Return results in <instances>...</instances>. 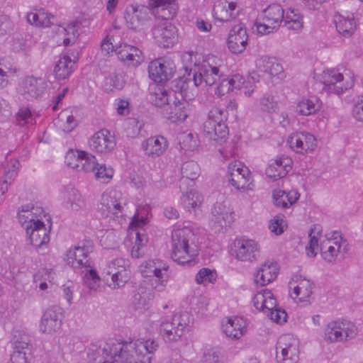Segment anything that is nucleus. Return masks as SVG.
<instances>
[{
  "label": "nucleus",
  "mask_w": 363,
  "mask_h": 363,
  "mask_svg": "<svg viewBox=\"0 0 363 363\" xmlns=\"http://www.w3.org/2000/svg\"><path fill=\"white\" fill-rule=\"evenodd\" d=\"M18 221L26 229L30 245L35 247L48 243L49 231L41 220L45 216L42 207L28 204L23 206L18 213Z\"/></svg>",
  "instance_id": "nucleus-1"
},
{
  "label": "nucleus",
  "mask_w": 363,
  "mask_h": 363,
  "mask_svg": "<svg viewBox=\"0 0 363 363\" xmlns=\"http://www.w3.org/2000/svg\"><path fill=\"white\" fill-rule=\"evenodd\" d=\"M314 78L323 85V92L338 96L354 84L353 72L343 67L324 69L321 73H315Z\"/></svg>",
  "instance_id": "nucleus-2"
},
{
  "label": "nucleus",
  "mask_w": 363,
  "mask_h": 363,
  "mask_svg": "<svg viewBox=\"0 0 363 363\" xmlns=\"http://www.w3.org/2000/svg\"><path fill=\"white\" fill-rule=\"evenodd\" d=\"M172 259L179 264L191 262L196 255L194 233L189 227L177 228L172 233Z\"/></svg>",
  "instance_id": "nucleus-3"
},
{
  "label": "nucleus",
  "mask_w": 363,
  "mask_h": 363,
  "mask_svg": "<svg viewBox=\"0 0 363 363\" xmlns=\"http://www.w3.org/2000/svg\"><path fill=\"white\" fill-rule=\"evenodd\" d=\"M92 251V245H83L69 249L66 255L67 264L74 269H84L86 272V284L90 289H96L99 286L100 278L96 270L91 269V262L88 258L89 254Z\"/></svg>",
  "instance_id": "nucleus-4"
},
{
  "label": "nucleus",
  "mask_w": 363,
  "mask_h": 363,
  "mask_svg": "<svg viewBox=\"0 0 363 363\" xmlns=\"http://www.w3.org/2000/svg\"><path fill=\"white\" fill-rule=\"evenodd\" d=\"M227 118L226 110L219 107L212 108L203 125L204 135L211 140L222 143L228 134V128L225 123Z\"/></svg>",
  "instance_id": "nucleus-5"
},
{
  "label": "nucleus",
  "mask_w": 363,
  "mask_h": 363,
  "mask_svg": "<svg viewBox=\"0 0 363 363\" xmlns=\"http://www.w3.org/2000/svg\"><path fill=\"white\" fill-rule=\"evenodd\" d=\"M214 56H208L194 69V80L195 87L199 86H211L218 82L223 74L217 65Z\"/></svg>",
  "instance_id": "nucleus-6"
},
{
  "label": "nucleus",
  "mask_w": 363,
  "mask_h": 363,
  "mask_svg": "<svg viewBox=\"0 0 363 363\" xmlns=\"http://www.w3.org/2000/svg\"><path fill=\"white\" fill-rule=\"evenodd\" d=\"M358 330L354 323L347 320L329 322L324 329V339L329 342H345L356 337Z\"/></svg>",
  "instance_id": "nucleus-7"
},
{
  "label": "nucleus",
  "mask_w": 363,
  "mask_h": 363,
  "mask_svg": "<svg viewBox=\"0 0 363 363\" xmlns=\"http://www.w3.org/2000/svg\"><path fill=\"white\" fill-rule=\"evenodd\" d=\"M255 307L270 318L277 323H283L286 321L287 314L280 308H277V300L269 290H263L257 292L253 298Z\"/></svg>",
  "instance_id": "nucleus-8"
},
{
  "label": "nucleus",
  "mask_w": 363,
  "mask_h": 363,
  "mask_svg": "<svg viewBox=\"0 0 363 363\" xmlns=\"http://www.w3.org/2000/svg\"><path fill=\"white\" fill-rule=\"evenodd\" d=\"M191 320V317L187 312L175 314L171 319L161 323L160 333L165 342H177L180 340Z\"/></svg>",
  "instance_id": "nucleus-9"
},
{
  "label": "nucleus",
  "mask_w": 363,
  "mask_h": 363,
  "mask_svg": "<svg viewBox=\"0 0 363 363\" xmlns=\"http://www.w3.org/2000/svg\"><path fill=\"white\" fill-rule=\"evenodd\" d=\"M169 265L162 259H149L144 261L139 266V271L144 277H155L154 289L157 291H163L168 281L167 274Z\"/></svg>",
  "instance_id": "nucleus-10"
},
{
  "label": "nucleus",
  "mask_w": 363,
  "mask_h": 363,
  "mask_svg": "<svg viewBox=\"0 0 363 363\" xmlns=\"http://www.w3.org/2000/svg\"><path fill=\"white\" fill-rule=\"evenodd\" d=\"M125 201L121 191L116 189H111L103 193L99 210L105 218L122 217Z\"/></svg>",
  "instance_id": "nucleus-11"
},
{
  "label": "nucleus",
  "mask_w": 363,
  "mask_h": 363,
  "mask_svg": "<svg viewBox=\"0 0 363 363\" xmlns=\"http://www.w3.org/2000/svg\"><path fill=\"white\" fill-rule=\"evenodd\" d=\"M284 11L281 5L274 4L267 7L262 14V22H256V31L261 35L272 33L283 21Z\"/></svg>",
  "instance_id": "nucleus-12"
},
{
  "label": "nucleus",
  "mask_w": 363,
  "mask_h": 363,
  "mask_svg": "<svg viewBox=\"0 0 363 363\" xmlns=\"http://www.w3.org/2000/svg\"><path fill=\"white\" fill-rule=\"evenodd\" d=\"M229 182L237 190L246 191L254 187L252 174L249 169L239 161L231 162L228 168Z\"/></svg>",
  "instance_id": "nucleus-13"
},
{
  "label": "nucleus",
  "mask_w": 363,
  "mask_h": 363,
  "mask_svg": "<svg viewBox=\"0 0 363 363\" xmlns=\"http://www.w3.org/2000/svg\"><path fill=\"white\" fill-rule=\"evenodd\" d=\"M320 250L322 258L328 263L334 264L340 254L346 252V242L337 232L320 242Z\"/></svg>",
  "instance_id": "nucleus-14"
},
{
  "label": "nucleus",
  "mask_w": 363,
  "mask_h": 363,
  "mask_svg": "<svg viewBox=\"0 0 363 363\" xmlns=\"http://www.w3.org/2000/svg\"><path fill=\"white\" fill-rule=\"evenodd\" d=\"M279 363H297L299 359L298 340L286 335L281 336L277 347Z\"/></svg>",
  "instance_id": "nucleus-15"
},
{
  "label": "nucleus",
  "mask_w": 363,
  "mask_h": 363,
  "mask_svg": "<svg viewBox=\"0 0 363 363\" xmlns=\"http://www.w3.org/2000/svg\"><path fill=\"white\" fill-rule=\"evenodd\" d=\"M174 72L175 65L170 59L159 58L150 62L148 65L149 77L157 84L170 79Z\"/></svg>",
  "instance_id": "nucleus-16"
},
{
  "label": "nucleus",
  "mask_w": 363,
  "mask_h": 363,
  "mask_svg": "<svg viewBox=\"0 0 363 363\" xmlns=\"http://www.w3.org/2000/svg\"><path fill=\"white\" fill-rule=\"evenodd\" d=\"M48 87L47 82L41 77L27 76L22 79L18 86V92L26 100L41 96Z\"/></svg>",
  "instance_id": "nucleus-17"
},
{
  "label": "nucleus",
  "mask_w": 363,
  "mask_h": 363,
  "mask_svg": "<svg viewBox=\"0 0 363 363\" xmlns=\"http://www.w3.org/2000/svg\"><path fill=\"white\" fill-rule=\"evenodd\" d=\"M235 257L241 262H252L259 254V245L252 239L237 238L234 241Z\"/></svg>",
  "instance_id": "nucleus-18"
},
{
  "label": "nucleus",
  "mask_w": 363,
  "mask_h": 363,
  "mask_svg": "<svg viewBox=\"0 0 363 363\" xmlns=\"http://www.w3.org/2000/svg\"><path fill=\"white\" fill-rule=\"evenodd\" d=\"M124 18L129 28L140 30L150 18V11L149 8L143 5H128Z\"/></svg>",
  "instance_id": "nucleus-19"
},
{
  "label": "nucleus",
  "mask_w": 363,
  "mask_h": 363,
  "mask_svg": "<svg viewBox=\"0 0 363 363\" xmlns=\"http://www.w3.org/2000/svg\"><path fill=\"white\" fill-rule=\"evenodd\" d=\"M89 147L94 152L107 154L112 152L116 146L115 135L107 129L95 133L89 141Z\"/></svg>",
  "instance_id": "nucleus-20"
},
{
  "label": "nucleus",
  "mask_w": 363,
  "mask_h": 363,
  "mask_svg": "<svg viewBox=\"0 0 363 363\" xmlns=\"http://www.w3.org/2000/svg\"><path fill=\"white\" fill-rule=\"evenodd\" d=\"M152 33L155 42L160 47H172L177 40L176 28L170 23L163 22L155 26Z\"/></svg>",
  "instance_id": "nucleus-21"
},
{
  "label": "nucleus",
  "mask_w": 363,
  "mask_h": 363,
  "mask_svg": "<svg viewBox=\"0 0 363 363\" xmlns=\"http://www.w3.org/2000/svg\"><path fill=\"white\" fill-rule=\"evenodd\" d=\"M62 310L57 306L48 308L42 315L40 330L46 334H52L61 327Z\"/></svg>",
  "instance_id": "nucleus-22"
},
{
  "label": "nucleus",
  "mask_w": 363,
  "mask_h": 363,
  "mask_svg": "<svg viewBox=\"0 0 363 363\" xmlns=\"http://www.w3.org/2000/svg\"><path fill=\"white\" fill-rule=\"evenodd\" d=\"M169 104L166 114L167 118L172 123L185 121L194 111L193 106L184 98L179 99L175 96L173 102Z\"/></svg>",
  "instance_id": "nucleus-23"
},
{
  "label": "nucleus",
  "mask_w": 363,
  "mask_h": 363,
  "mask_svg": "<svg viewBox=\"0 0 363 363\" xmlns=\"http://www.w3.org/2000/svg\"><path fill=\"white\" fill-rule=\"evenodd\" d=\"M213 228L216 231H220L231 225L234 220L233 212L225 203L217 202L213 209Z\"/></svg>",
  "instance_id": "nucleus-24"
},
{
  "label": "nucleus",
  "mask_w": 363,
  "mask_h": 363,
  "mask_svg": "<svg viewBox=\"0 0 363 363\" xmlns=\"http://www.w3.org/2000/svg\"><path fill=\"white\" fill-rule=\"evenodd\" d=\"M248 35L245 26L240 23L233 26L228 38V49L235 54L242 52L247 45Z\"/></svg>",
  "instance_id": "nucleus-25"
},
{
  "label": "nucleus",
  "mask_w": 363,
  "mask_h": 363,
  "mask_svg": "<svg viewBox=\"0 0 363 363\" xmlns=\"http://www.w3.org/2000/svg\"><path fill=\"white\" fill-rule=\"evenodd\" d=\"M141 147L146 156L156 158L165 152L168 141L161 135L152 136L143 141Z\"/></svg>",
  "instance_id": "nucleus-26"
},
{
  "label": "nucleus",
  "mask_w": 363,
  "mask_h": 363,
  "mask_svg": "<svg viewBox=\"0 0 363 363\" xmlns=\"http://www.w3.org/2000/svg\"><path fill=\"white\" fill-rule=\"evenodd\" d=\"M63 206L72 211H78L85 206V200L79 191L72 185L63 188L60 193Z\"/></svg>",
  "instance_id": "nucleus-27"
},
{
  "label": "nucleus",
  "mask_w": 363,
  "mask_h": 363,
  "mask_svg": "<svg viewBox=\"0 0 363 363\" xmlns=\"http://www.w3.org/2000/svg\"><path fill=\"white\" fill-rule=\"evenodd\" d=\"M236 10V2L218 0L213 6V16L216 21L228 22L236 17L238 14Z\"/></svg>",
  "instance_id": "nucleus-28"
},
{
  "label": "nucleus",
  "mask_w": 363,
  "mask_h": 363,
  "mask_svg": "<svg viewBox=\"0 0 363 363\" xmlns=\"http://www.w3.org/2000/svg\"><path fill=\"white\" fill-rule=\"evenodd\" d=\"M279 273L276 262L267 261L257 268L255 274V282L259 286H265L273 281Z\"/></svg>",
  "instance_id": "nucleus-29"
},
{
  "label": "nucleus",
  "mask_w": 363,
  "mask_h": 363,
  "mask_svg": "<svg viewBox=\"0 0 363 363\" xmlns=\"http://www.w3.org/2000/svg\"><path fill=\"white\" fill-rule=\"evenodd\" d=\"M292 168V160L291 158L281 156L275 160L266 169V174L268 177L277 180L286 176Z\"/></svg>",
  "instance_id": "nucleus-30"
},
{
  "label": "nucleus",
  "mask_w": 363,
  "mask_h": 363,
  "mask_svg": "<svg viewBox=\"0 0 363 363\" xmlns=\"http://www.w3.org/2000/svg\"><path fill=\"white\" fill-rule=\"evenodd\" d=\"M222 328L227 337L232 339H239L245 332L246 323L242 318L233 317L228 318L225 323H223Z\"/></svg>",
  "instance_id": "nucleus-31"
},
{
  "label": "nucleus",
  "mask_w": 363,
  "mask_h": 363,
  "mask_svg": "<svg viewBox=\"0 0 363 363\" xmlns=\"http://www.w3.org/2000/svg\"><path fill=\"white\" fill-rule=\"evenodd\" d=\"M333 21L337 32L344 37L352 36L356 30V22L353 14L347 16L335 14Z\"/></svg>",
  "instance_id": "nucleus-32"
},
{
  "label": "nucleus",
  "mask_w": 363,
  "mask_h": 363,
  "mask_svg": "<svg viewBox=\"0 0 363 363\" xmlns=\"http://www.w3.org/2000/svg\"><path fill=\"white\" fill-rule=\"evenodd\" d=\"M27 21L29 24L39 28L50 27L55 16L44 9H35L27 13Z\"/></svg>",
  "instance_id": "nucleus-33"
},
{
  "label": "nucleus",
  "mask_w": 363,
  "mask_h": 363,
  "mask_svg": "<svg viewBox=\"0 0 363 363\" xmlns=\"http://www.w3.org/2000/svg\"><path fill=\"white\" fill-rule=\"evenodd\" d=\"M314 285L313 282L306 279L298 280L297 285L293 286V293L291 295L299 302H309L313 294Z\"/></svg>",
  "instance_id": "nucleus-34"
},
{
  "label": "nucleus",
  "mask_w": 363,
  "mask_h": 363,
  "mask_svg": "<svg viewBox=\"0 0 363 363\" xmlns=\"http://www.w3.org/2000/svg\"><path fill=\"white\" fill-rule=\"evenodd\" d=\"M18 168L19 162L16 159H11L4 169L3 175L0 178V193L2 195L7 191L8 186L17 176Z\"/></svg>",
  "instance_id": "nucleus-35"
},
{
  "label": "nucleus",
  "mask_w": 363,
  "mask_h": 363,
  "mask_svg": "<svg viewBox=\"0 0 363 363\" xmlns=\"http://www.w3.org/2000/svg\"><path fill=\"white\" fill-rule=\"evenodd\" d=\"M272 196L274 204L277 206L286 208L296 203L299 199L300 194L296 189H292L288 192L276 189L273 191Z\"/></svg>",
  "instance_id": "nucleus-36"
},
{
  "label": "nucleus",
  "mask_w": 363,
  "mask_h": 363,
  "mask_svg": "<svg viewBox=\"0 0 363 363\" xmlns=\"http://www.w3.org/2000/svg\"><path fill=\"white\" fill-rule=\"evenodd\" d=\"M28 349V338L26 336L21 337V340H16L13 342V352L11 354L9 362L27 363V353Z\"/></svg>",
  "instance_id": "nucleus-37"
},
{
  "label": "nucleus",
  "mask_w": 363,
  "mask_h": 363,
  "mask_svg": "<svg viewBox=\"0 0 363 363\" xmlns=\"http://www.w3.org/2000/svg\"><path fill=\"white\" fill-rule=\"evenodd\" d=\"M256 65L258 69L270 76H279L283 72L282 66L273 57L262 56L257 60Z\"/></svg>",
  "instance_id": "nucleus-38"
},
{
  "label": "nucleus",
  "mask_w": 363,
  "mask_h": 363,
  "mask_svg": "<svg viewBox=\"0 0 363 363\" xmlns=\"http://www.w3.org/2000/svg\"><path fill=\"white\" fill-rule=\"evenodd\" d=\"M74 62L69 56L63 55L57 61L54 73L57 79H65L69 77L73 70Z\"/></svg>",
  "instance_id": "nucleus-39"
},
{
  "label": "nucleus",
  "mask_w": 363,
  "mask_h": 363,
  "mask_svg": "<svg viewBox=\"0 0 363 363\" xmlns=\"http://www.w3.org/2000/svg\"><path fill=\"white\" fill-rule=\"evenodd\" d=\"M89 24V18L86 16H82L77 19L75 21H72L69 23L67 27L63 28L65 34L67 35L64 39V44L68 45L72 41H74L78 36V28L79 26L83 27L88 26Z\"/></svg>",
  "instance_id": "nucleus-40"
},
{
  "label": "nucleus",
  "mask_w": 363,
  "mask_h": 363,
  "mask_svg": "<svg viewBox=\"0 0 363 363\" xmlns=\"http://www.w3.org/2000/svg\"><path fill=\"white\" fill-rule=\"evenodd\" d=\"M149 101L152 105L162 107L169 104L168 92L163 86L153 84L150 86Z\"/></svg>",
  "instance_id": "nucleus-41"
},
{
  "label": "nucleus",
  "mask_w": 363,
  "mask_h": 363,
  "mask_svg": "<svg viewBox=\"0 0 363 363\" xmlns=\"http://www.w3.org/2000/svg\"><path fill=\"white\" fill-rule=\"evenodd\" d=\"M284 26L289 30L299 31L303 26V16L295 9H289L284 15Z\"/></svg>",
  "instance_id": "nucleus-42"
},
{
  "label": "nucleus",
  "mask_w": 363,
  "mask_h": 363,
  "mask_svg": "<svg viewBox=\"0 0 363 363\" xmlns=\"http://www.w3.org/2000/svg\"><path fill=\"white\" fill-rule=\"evenodd\" d=\"M203 202V196L196 190H190L181 196V203L184 208L191 211L199 207Z\"/></svg>",
  "instance_id": "nucleus-43"
},
{
  "label": "nucleus",
  "mask_w": 363,
  "mask_h": 363,
  "mask_svg": "<svg viewBox=\"0 0 363 363\" xmlns=\"http://www.w3.org/2000/svg\"><path fill=\"white\" fill-rule=\"evenodd\" d=\"M320 108L319 100L316 97L303 99L296 106V112L302 116L315 113Z\"/></svg>",
  "instance_id": "nucleus-44"
},
{
  "label": "nucleus",
  "mask_w": 363,
  "mask_h": 363,
  "mask_svg": "<svg viewBox=\"0 0 363 363\" xmlns=\"http://www.w3.org/2000/svg\"><path fill=\"white\" fill-rule=\"evenodd\" d=\"M322 228L320 225H313L308 233L309 242L306 247V252L308 257H314L318 248V241L321 238Z\"/></svg>",
  "instance_id": "nucleus-45"
},
{
  "label": "nucleus",
  "mask_w": 363,
  "mask_h": 363,
  "mask_svg": "<svg viewBox=\"0 0 363 363\" xmlns=\"http://www.w3.org/2000/svg\"><path fill=\"white\" fill-rule=\"evenodd\" d=\"M152 7L154 8V12L157 18L164 20L172 19L175 16L178 9L174 1L164 4H159L158 6H154Z\"/></svg>",
  "instance_id": "nucleus-46"
},
{
  "label": "nucleus",
  "mask_w": 363,
  "mask_h": 363,
  "mask_svg": "<svg viewBox=\"0 0 363 363\" xmlns=\"http://www.w3.org/2000/svg\"><path fill=\"white\" fill-rule=\"evenodd\" d=\"M199 136L196 133H183L179 135L180 147L185 151H194L199 146Z\"/></svg>",
  "instance_id": "nucleus-47"
},
{
  "label": "nucleus",
  "mask_w": 363,
  "mask_h": 363,
  "mask_svg": "<svg viewBox=\"0 0 363 363\" xmlns=\"http://www.w3.org/2000/svg\"><path fill=\"white\" fill-rule=\"evenodd\" d=\"M194 85V69L191 70L190 73L188 74L187 76H184L179 78L177 81L176 87L178 91L180 92V96L182 98L188 97L189 92L190 89H191Z\"/></svg>",
  "instance_id": "nucleus-48"
},
{
  "label": "nucleus",
  "mask_w": 363,
  "mask_h": 363,
  "mask_svg": "<svg viewBox=\"0 0 363 363\" xmlns=\"http://www.w3.org/2000/svg\"><path fill=\"white\" fill-rule=\"evenodd\" d=\"M111 280L107 279V285L112 289H118L125 286L131 278V272H125L117 274V272L108 274Z\"/></svg>",
  "instance_id": "nucleus-49"
},
{
  "label": "nucleus",
  "mask_w": 363,
  "mask_h": 363,
  "mask_svg": "<svg viewBox=\"0 0 363 363\" xmlns=\"http://www.w3.org/2000/svg\"><path fill=\"white\" fill-rule=\"evenodd\" d=\"M16 123L20 126L33 125L35 123V115L28 106H21L16 114Z\"/></svg>",
  "instance_id": "nucleus-50"
},
{
  "label": "nucleus",
  "mask_w": 363,
  "mask_h": 363,
  "mask_svg": "<svg viewBox=\"0 0 363 363\" xmlns=\"http://www.w3.org/2000/svg\"><path fill=\"white\" fill-rule=\"evenodd\" d=\"M147 242V235L138 230L134 245L131 250V256L134 258H140L145 255V247Z\"/></svg>",
  "instance_id": "nucleus-51"
},
{
  "label": "nucleus",
  "mask_w": 363,
  "mask_h": 363,
  "mask_svg": "<svg viewBox=\"0 0 363 363\" xmlns=\"http://www.w3.org/2000/svg\"><path fill=\"white\" fill-rule=\"evenodd\" d=\"M130 262L129 260L123 257H118L111 260L107 266V274L117 272V274L129 272Z\"/></svg>",
  "instance_id": "nucleus-52"
},
{
  "label": "nucleus",
  "mask_w": 363,
  "mask_h": 363,
  "mask_svg": "<svg viewBox=\"0 0 363 363\" xmlns=\"http://www.w3.org/2000/svg\"><path fill=\"white\" fill-rule=\"evenodd\" d=\"M95 178L101 183L107 184L113 178L114 170L111 166L97 164L94 170Z\"/></svg>",
  "instance_id": "nucleus-53"
},
{
  "label": "nucleus",
  "mask_w": 363,
  "mask_h": 363,
  "mask_svg": "<svg viewBox=\"0 0 363 363\" xmlns=\"http://www.w3.org/2000/svg\"><path fill=\"white\" fill-rule=\"evenodd\" d=\"M183 177L190 180H194L200 174V168L199 164L194 161H188L183 164L181 169Z\"/></svg>",
  "instance_id": "nucleus-54"
},
{
  "label": "nucleus",
  "mask_w": 363,
  "mask_h": 363,
  "mask_svg": "<svg viewBox=\"0 0 363 363\" xmlns=\"http://www.w3.org/2000/svg\"><path fill=\"white\" fill-rule=\"evenodd\" d=\"M128 55L127 60L123 62L127 66L136 67L143 62V52L135 46L133 45L131 52H129Z\"/></svg>",
  "instance_id": "nucleus-55"
},
{
  "label": "nucleus",
  "mask_w": 363,
  "mask_h": 363,
  "mask_svg": "<svg viewBox=\"0 0 363 363\" xmlns=\"http://www.w3.org/2000/svg\"><path fill=\"white\" fill-rule=\"evenodd\" d=\"M303 132L295 133L289 136L287 143L293 151L303 154Z\"/></svg>",
  "instance_id": "nucleus-56"
},
{
  "label": "nucleus",
  "mask_w": 363,
  "mask_h": 363,
  "mask_svg": "<svg viewBox=\"0 0 363 363\" xmlns=\"http://www.w3.org/2000/svg\"><path fill=\"white\" fill-rule=\"evenodd\" d=\"M195 279L198 284L206 285L216 281V274L208 268H202L198 272Z\"/></svg>",
  "instance_id": "nucleus-57"
},
{
  "label": "nucleus",
  "mask_w": 363,
  "mask_h": 363,
  "mask_svg": "<svg viewBox=\"0 0 363 363\" xmlns=\"http://www.w3.org/2000/svg\"><path fill=\"white\" fill-rule=\"evenodd\" d=\"M87 155V152L83 150H69L65 155V162L70 168L75 169L78 165V158L85 157Z\"/></svg>",
  "instance_id": "nucleus-58"
},
{
  "label": "nucleus",
  "mask_w": 363,
  "mask_h": 363,
  "mask_svg": "<svg viewBox=\"0 0 363 363\" xmlns=\"http://www.w3.org/2000/svg\"><path fill=\"white\" fill-rule=\"evenodd\" d=\"M132 303L136 310L142 311L145 309L147 301L143 288H138L134 292Z\"/></svg>",
  "instance_id": "nucleus-59"
},
{
  "label": "nucleus",
  "mask_w": 363,
  "mask_h": 363,
  "mask_svg": "<svg viewBox=\"0 0 363 363\" xmlns=\"http://www.w3.org/2000/svg\"><path fill=\"white\" fill-rule=\"evenodd\" d=\"M259 107L263 111L274 113L277 110V103L272 95L265 94L259 99Z\"/></svg>",
  "instance_id": "nucleus-60"
},
{
  "label": "nucleus",
  "mask_w": 363,
  "mask_h": 363,
  "mask_svg": "<svg viewBox=\"0 0 363 363\" xmlns=\"http://www.w3.org/2000/svg\"><path fill=\"white\" fill-rule=\"evenodd\" d=\"M284 215L279 214L274 217L269 223V229L276 235H280L284 232L286 226Z\"/></svg>",
  "instance_id": "nucleus-61"
},
{
  "label": "nucleus",
  "mask_w": 363,
  "mask_h": 363,
  "mask_svg": "<svg viewBox=\"0 0 363 363\" xmlns=\"http://www.w3.org/2000/svg\"><path fill=\"white\" fill-rule=\"evenodd\" d=\"M50 275L51 272L46 269L38 270V272L34 275V282L38 283L39 281H40L38 285L40 290L44 291L48 289V286L46 280L50 278Z\"/></svg>",
  "instance_id": "nucleus-62"
},
{
  "label": "nucleus",
  "mask_w": 363,
  "mask_h": 363,
  "mask_svg": "<svg viewBox=\"0 0 363 363\" xmlns=\"http://www.w3.org/2000/svg\"><path fill=\"white\" fill-rule=\"evenodd\" d=\"M303 138L305 140H303V154L313 151L317 146L315 136L311 133L303 132Z\"/></svg>",
  "instance_id": "nucleus-63"
},
{
  "label": "nucleus",
  "mask_w": 363,
  "mask_h": 363,
  "mask_svg": "<svg viewBox=\"0 0 363 363\" xmlns=\"http://www.w3.org/2000/svg\"><path fill=\"white\" fill-rule=\"evenodd\" d=\"M352 116L359 122L363 123V96L359 97L352 108Z\"/></svg>",
  "instance_id": "nucleus-64"
}]
</instances>
